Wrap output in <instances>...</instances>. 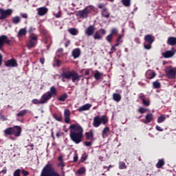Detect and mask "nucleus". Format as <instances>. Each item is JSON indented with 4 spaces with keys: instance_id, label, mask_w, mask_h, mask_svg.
<instances>
[{
    "instance_id": "nucleus-53",
    "label": "nucleus",
    "mask_w": 176,
    "mask_h": 176,
    "mask_svg": "<svg viewBox=\"0 0 176 176\" xmlns=\"http://www.w3.org/2000/svg\"><path fill=\"white\" fill-rule=\"evenodd\" d=\"M0 120H1L2 122H5V120H8V118H6L5 116L0 114Z\"/></svg>"
},
{
    "instance_id": "nucleus-22",
    "label": "nucleus",
    "mask_w": 176,
    "mask_h": 176,
    "mask_svg": "<svg viewBox=\"0 0 176 176\" xmlns=\"http://www.w3.org/2000/svg\"><path fill=\"white\" fill-rule=\"evenodd\" d=\"M152 120H153V114L148 113L146 116L144 123H145V124H148V123H151Z\"/></svg>"
},
{
    "instance_id": "nucleus-21",
    "label": "nucleus",
    "mask_w": 176,
    "mask_h": 176,
    "mask_svg": "<svg viewBox=\"0 0 176 176\" xmlns=\"http://www.w3.org/2000/svg\"><path fill=\"white\" fill-rule=\"evenodd\" d=\"M144 41L146 43H153L155 42V38L151 34H147L144 36Z\"/></svg>"
},
{
    "instance_id": "nucleus-63",
    "label": "nucleus",
    "mask_w": 176,
    "mask_h": 176,
    "mask_svg": "<svg viewBox=\"0 0 176 176\" xmlns=\"http://www.w3.org/2000/svg\"><path fill=\"white\" fill-rule=\"evenodd\" d=\"M21 16L23 19H27L28 17V15L27 14H22Z\"/></svg>"
},
{
    "instance_id": "nucleus-24",
    "label": "nucleus",
    "mask_w": 176,
    "mask_h": 176,
    "mask_svg": "<svg viewBox=\"0 0 176 176\" xmlns=\"http://www.w3.org/2000/svg\"><path fill=\"white\" fill-rule=\"evenodd\" d=\"M72 56L74 58H78L80 56V49L76 48L72 51Z\"/></svg>"
},
{
    "instance_id": "nucleus-54",
    "label": "nucleus",
    "mask_w": 176,
    "mask_h": 176,
    "mask_svg": "<svg viewBox=\"0 0 176 176\" xmlns=\"http://www.w3.org/2000/svg\"><path fill=\"white\" fill-rule=\"evenodd\" d=\"M85 146H91L93 145V142H85Z\"/></svg>"
},
{
    "instance_id": "nucleus-57",
    "label": "nucleus",
    "mask_w": 176,
    "mask_h": 176,
    "mask_svg": "<svg viewBox=\"0 0 176 176\" xmlns=\"http://www.w3.org/2000/svg\"><path fill=\"white\" fill-rule=\"evenodd\" d=\"M155 129H156V130H157V131H163V129H162V127H160L159 126H156Z\"/></svg>"
},
{
    "instance_id": "nucleus-55",
    "label": "nucleus",
    "mask_w": 176,
    "mask_h": 176,
    "mask_svg": "<svg viewBox=\"0 0 176 176\" xmlns=\"http://www.w3.org/2000/svg\"><path fill=\"white\" fill-rule=\"evenodd\" d=\"M99 31H100V32H101L102 35H105V34H107L105 29H101Z\"/></svg>"
},
{
    "instance_id": "nucleus-31",
    "label": "nucleus",
    "mask_w": 176,
    "mask_h": 176,
    "mask_svg": "<svg viewBox=\"0 0 176 176\" xmlns=\"http://www.w3.org/2000/svg\"><path fill=\"white\" fill-rule=\"evenodd\" d=\"M108 133H109V127L106 126L104 128V129L102 132V138H105V137H107V134H108Z\"/></svg>"
},
{
    "instance_id": "nucleus-35",
    "label": "nucleus",
    "mask_w": 176,
    "mask_h": 176,
    "mask_svg": "<svg viewBox=\"0 0 176 176\" xmlns=\"http://www.w3.org/2000/svg\"><path fill=\"white\" fill-rule=\"evenodd\" d=\"M20 21H21V19L20 18V16H16L12 19L13 24H19Z\"/></svg>"
},
{
    "instance_id": "nucleus-15",
    "label": "nucleus",
    "mask_w": 176,
    "mask_h": 176,
    "mask_svg": "<svg viewBox=\"0 0 176 176\" xmlns=\"http://www.w3.org/2000/svg\"><path fill=\"white\" fill-rule=\"evenodd\" d=\"M85 136H86V140H87L88 141H94V140H96L94 138V132H93V131H89L88 132L85 133Z\"/></svg>"
},
{
    "instance_id": "nucleus-49",
    "label": "nucleus",
    "mask_w": 176,
    "mask_h": 176,
    "mask_svg": "<svg viewBox=\"0 0 176 176\" xmlns=\"http://www.w3.org/2000/svg\"><path fill=\"white\" fill-rule=\"evenodd\" d=\"M58 167H61L62 170H64V167H65V163L64 162H60L57 164Z\"/></svg>"
},
{
    "instance_id": "nucleus-52",
    "label": "nucleus",
    "mask_w": 176,
    "mask_h": 176,
    "mask_svg": "<svg viewBox=\"0 0 176 176\" xmlns=\"http://www.w3.org/2000/svg\"><path fill=\"white\" fill-rule=\"evenodd\" d=\"M34 30H35V28L30 27L29 29V34L30 35H34V34L32 32H34Z\"/></svg>"
},
{
    "instance_id": "nucleus-11",
    "label": "nucleus",
    "mask_w": 176,
    "mask_h": 176,
    "mask_svg": "<svg viewBox=\"0 0 176 176\" xmlns=\"http://www.w3.org/2000/svg\"><path fill=\"white\" fill-rule=\"evenodd\" d=\"M6 43H7L8 45H10V40H9L8 36H0V50H2V49H3V46H5Z\"/></svg>"
},
{
    "instance_id": "nucleus-61",
    "label": "nucleus",
    "mask_w": 176,
    "mask_h": 176,
    "mask_svg": "<svg viewBox=\"0 0 176 176\" xmlns=\"http://www.w3.org/2000/svg\"><path fill=\"white\" fill-rule=\"evenodd\" d=\"M40 63L41 64H45V58H41Z\"/></svg>"
},
{
    "instance_id": "nucleus-26",
    "label": "nucleus",
    "mask_w": 176,
    "mask_h": 176,
    "mask_svg": "<svg viewBox=\"0 0 176 176\" xmlns=\"http://www.w3.org/2000/svg\"><path fill=\"white\" fill-rule=\"evenodd\" d=\"M140 98L142 100V104H144L145 107H149V105H151V101H149V100L145 99V96L144 95L140 96Z\"/></svg>"
},
{
    "instance_id": "nucleus-41",
    "label": "nucleus",
    "mask_w": 176,
    "mask_h": 176,
    "mask_svg": "<svg viewBox=\"0 0 176 176\" xmlns=\"http://www.w3.org/2000/svg\"><path fill=\"white\" fill-rule=\"evenodd\" d=\"M68 97V96L67 95V94H64L63 95H61L59 98H58V100L59 101H65V100H67V98Z\"/></svg>"
},
{
    "instance_id": "nucleus-37",
    "label": "nucleus",
    "mask_w": 176,
    "mask_h": 176,
    "mask_svg": "<svg viewBox=\"0 0 176 176\" xmlns=\"http://www.w3.org/2000/svg\"><path fill=\"white\" fill-rule=\"evenodd\" d=\"M144 47L146 50H150V49H152V43L144 42Z\"/></svg>"
},
{
    "instance_id": "nucleus-9",
    "label": "nucleus",
    "mask_w": 176,
    "mask_h": 176,
    "mask_svg": "<svg viewBox=\"0 0 176 176\" xmlns=\"http://www.w3.org/2000/svg\"><path fill=\"white\" fill-rule=\"evenodd\" d=\"M165 72L169 79H175L176 67L173 68L172 67H168L165 69Z\"/></svg>"
},
{
    "instance_id": "nucleus-12",
    "label": "nucleus",
    "mask_w": 176,
    "mask_h": 176,
    "mask_svg": "<svg viewBox=\"0 0 176 176\" xmlns=\"http://www.w3.org/2000/svg\"><path fill=\"white\" fill-rule=\"evenodd\" d=\"M175 49H174V47H172L170 50L163 52L162 56L163 57H164V58H171V57H173L175 54Z\"/></svg>"
},
{
    "instance_id": "nucleus-10",
    "label": "nucleus",
    "mask_w": 176,
    "mask_h": 176,
    "mask_svg": "<svg viewBox=\"0 0 176 176\" xmlns=\"http://www.w3.org/2000/svg\"><path fill=\"white\" fill-rule=\"evenodd\" d=\"M13 11L10 9L8 10H3L2 8L0 9V20H5L8 16H11Z\"/></svg>"
},
{
    "instance_id": "nucleus-13",
    "label": "nucleus",
    "mask_w": 176,
    "mask_h": 176,
    "mask_svg": "<svg viewBox=\"0 0 176 176\" xmlns=\"http://www.w3.org/2000/svg\"><path fill=\"white\" fill-rule=\"evenodd\" d=\"M49 12V9L46 7H41L37 8V14L38 16H45V14H47V12Z\"/></svg>"
},
{
    "instance_id": "nucleus-3",
    "label": "nucleus",
    "mask_w": 176,
    "mask_h": 176,
    "mask_svg": "<svg viewBox=\"0 0 176 176\" xmlns=\"http://www.w3.org/2000/svg\"><path fill=\"white\" fill-rule=\"evenodd\" d=\"M62 77L68 80L72 79V82L75 83V82H79L82 76H80L76 71H69L66 73H63Z\"/></svg>"
},
{
    "instance_id": "nucleus-8",
    "label": "nucleus",
    "mask_w": 176,
    "mask_h": 176,
    "mask_svg": "<svg viewBox=\"0 0 176 176\" xmlns=\"http://www.w3.org/2000/svg\"><path fill=\"white\" fill-rule=\"evenodd\" d=\"M38 42V36L36 34H30L29 36V42L27 44V46L29 49L34 47L36 43Z\"/></svg>"
},
{
    "instance_id": "nucleus-4",
    "label": "nucleus",
    "mask_w": 176,
    "mask_h": 176,
    "mask_svg": "<svg viewBox=\"0 0 176 176\" xmlns=\"http://www.w3.org/2000/svg\"><path fill=\"white\" fill-rule=\"evenodd\" d=\"M21 127L19 126H14L13 127H10L4 131L6 135H14V137H20L21 135Z\"/></svg>"
},
{
    "instance_id": "nucleus-48",
    "label": "nucleus",
    "mask_w": 176,
    "mask_h": 176,
    "mask_svg": "<svg viewBox=\"0 0 176 176\" xmlns=\"http://www.w3.org/2000/svg\"><path fill=\"white\" fill-rule=\"evenodd\" d=\"M20 173H21V170L16 169L13 174V176H20Z\"/></svg>"
},
{
    "instance_id": "nucleus-60",
    "label": "nucleus",
    "mask_w": 176,
    "mask_h": 176,
    "mask_svg": "<svg viewBox=\"0 0 176 176\" xmlns=\"http://www.w3.org/2000/svg\"><path fill=\"white\" fill-rule=\"evenodd\" d=\"M58 162H64V160H63V156H61V155L58 157Z\"/></svg>"
},
{
    "instance_id": "nucleus-42",
    "label": "nucleus",
    "mask_w": 176,
    "mask_h": 176,
    "mask_svg": "<svg viewBox=\"0 0 176 176\" xmlns=\"http://www.w3.org/2000/svg\"><path fill=\"white\" fill-rule=\"evenodd\" d=\"M153 86L155 89H160V82L157 80L155 82H153Z\"/></svg>"
},
{
    "instance_id": "nucleus-38",
    "label": "nucleus",
    "mask_w": 176,
    "mask_h": 176,
    "mask_svg": "<svg viewBox=\"0 0 176 176\" xmlns=\"http://www.w3.org/2000/svg\"><path fill=\"white\" fill-rule=\"evenodd\" d=\"M54 118L55 120H57V122H62L63 121V117L61 116H58V114H54Z\"/></svg>"
},
{
    "instance_id": "nucleus-23",
    "label": "nucleus",
    "mask_w": 176,
    "mask_h": 176,
    "mask_svg": "<svg viewBox=\"0 0 176 176\" xmlns=\"http://www.w3.org/2000/svg\"><path fill=\"white\" fill-rule=\"evenodd\" d=\"M27 113H31V111H30V110L28 109H23L20 111L18 113H16V117H21L23 118V116H24L25 115H26Z\"/></svg>"
},
{
    "instance_id": "nucleus-5",
    "label": "nucleus",
    "mask_w": 176,
    "mask_h": 176,
    "mask_svg": "<svg viewBox=\"0 0 176 176\" xmlns=\"http://www.w3.org/2000/svg\"><path fill=\"white\" fill-rule=\"evenodd\" d=\"M109 120H108V117H107V116H98L94 117V122H93V126L94 127H100V126H101V124L105 125L107 124V123H108Z\"/></svg>"
},
{
    "instance_id": "nucleus-62",
    "label": "nucleus",
    "mask_w": 176,
    "mask_h": 176,
    "mask_svg": "<svg viewBox=\"0 0 176 176\" xmlns=\"http://www.w3.org/2000/svg\"><path fill=\"white\" fill-rule=\"evenodd\" d=\"M6 172H7V170H6V168L5 167V168H3V170H1V173H2L3 174H6Z\"/></svg>"
},
{
    "instance_id": "nucleus-6",
    "label": "nucleus",
    "mask_w": 176,
    "mask_h": 176,
    "mask_svg": "<svg viewBox=\"0 0 176 176\" xmlns=\"http://www.w3.org/2000/svg\"><path fill=\"white\" fill-rule=\"evenodd\" d=\"M92 10H94V6H88L85 7L84 10L78 11L77 14L79 17H81V19H87L89 13H91Z\"/></svg>"
},
{
    "instance_id": "nucleus-16",
    "label": "nucleus",
    "mask_w": 176,
    "mask_h": 176,
    "mask_svg": "<svg viewBox=\"0 0 176 176\" xmlns=\"http://www.w3.org/2000/svg\"><path fill=\"white\" fill-rule=\"evenodd\" d=\"M6 67H17V61H16L14 59L8 60L6 63Z\"/></svg>"
},
{
    "instance_id": "nucleus-19",
    "label": "nucleus",
    "mask_w": 176,
    "mask_h": 176,
    "mask_svg": "<svg viewBox=\"0 0 176 176\" xmlns=\"http://www.w3.org/2000/svg\"><path fill=\"white\" fill-rule=\"evenodd\" d=\"M32 104H46L47 102L45 98H43V96H41L40 100L33 99L32 100Z\"/></svg>"
},
{
    "instance_id": "nucleus-51",
    "label": "nucleus",
    "mask_w": 176,
    "mask_h": 176,
    "mask_svg": "<svg viewBox=\"0 0 176 176\" xmlns=\"http://www.w3.org/2000/svg\"><path fill=\"white\" fill-rule=\"evenodd\" d=\"M21 173L23 174V176H27V175H30V173L24 169H23L21 170Z\"/></svg>"
},
{
    "instance_id": "nucleus-7",
    "label": "nucleus",
    "mask_w": 176,
    "mask_h": 176,
    "mask_svg": "<svg viewBox=\"0 0 176 176\" xmlns=\"http://www.w3.org/2000/svg\"><path fill=\"white\" fill-rule=\"evenodd\" d=\"M56 96H57V89H56V87L52 86L47 93L43 95V98L47 102L52 97H56Z\"/></svg>"
},
{
    "instance_id": "nucleus-1",
    "label": "nucleus",
    "mask_w": 176,
    "mask_h": 176,
    "mask_svg": "<svg viewBox=\"0 0 176 176\" xmlns=\"http://www.w3.org/2000/svg\"><path fill=\"white\" fill-rule=\"evenodd\" d=\"M70 130L69 136L76 144H80L83 138V128L79 124H71L69 127Z\"/></svg>"
},
{
    "instance_id": "nucleus-50",
    "label": "nucleus",
    "mask_w": 176,
    "mask_h": 176,
    "mask_svg": "<svg viewBox=\"0 0 176 176\" xmlns=\"http://www.w3.org/2000/svg\"><path fill=\"white\" fill-rule=\"evenodd\" d=\"M63 48H59L57 51V54L58 56V57H60L63 54Z\"/></svg>"
},
{
    "instance_id": "nucleus-14",
    "label": "nucleus",
    "mask_w": 176,
    "mask_h": 176,
    "mask_svg": "<svg viewBox=\"0 0 176 176\" xmlns=\"http://www.w3.org/2000/svg\"><path fill=\"white\" fill-rule=\"evenodd\" d=\"M65 122L67 124L71 122V111L69 109H65L64 111Z\"/></svg>"
},
{
    "instance_id": "nucleus-59",
    "label": "nucleus",
    "mask_w": 176,
    "mask_h": 176,
    "mask_svg": "<svg viewBox=\"0 0 176 176\" xmlns=\"http://www.w3.org/2000/svg\"><path fill=\"white\" fill-rule=\"evenodd\" d=\"M57 19H59V17H61V12H58L57 14L55 16Z\"/></svg>"
},
{
    "instance_id": "nucleus-64",
    "label": "nucleus",
    "mask_w": 176,
    "mask_h": 176,
    "mask_svg": "<svg viewBox=\"0 0 176 176\" xmlns=\"http://www.w3.org/2000/svg\"><path fill=\"white\" fill-rule=\"evenodd\" d=\"M74 162H78V155L74 156Z\"/></svg>"
},
{
    "instance_id": "nucleus-36",
    "label": "nucleus",
    "mask_w": 176,
    "mask_h": 176,
    "mask_svg": "<svg viewBox=\"0 0 176 176\" xmlns=\"http://www.w3.org/2000/svg\"><path fill=\"white\" fill-rule=\"evenodd\" d=\"M119 168L120 170H124L127 168V166H126V163L123 162H119Z\"/></svg>"
},
{
    "instance_id": "nucleus-46",
    "label": "nucleus",
    "mask_w": 176,
    "mask_h": 176,
    "mask_svg": "<svg viewBox=\"0 0 176 176\" xmlns=\"http://www.w3.org/2000/svg\"><path fill=\"white\" fill-rule=\"evenodd\" d=\"M122 3L124 6H130L131 0H122Z\"/></svg>"
},
{
    "instance_id": "nucleus-33",
    "label": "nucleus",
    "mask_w": 176,
    "mask_h": 176,
    "mask_svg": "<svg viewBox=\"0 0 176 176\" xmlns=\"http://www.w3.org/2000/svg\"><path fill=\"white\" fill-rule=\"evenodd\" d=\"M122 38H123V35L120 34L117 38V43L115 44V46H118L123 43V40H122Z\"/></svg>"
},
{
    "instance_id": "nucleus-18",
    "label": "nucleus",
    "mask_w": 176,
    "mask_h": 176,
    "mask_svg": "<svg viewBox=\"0 0 176 176\" xmlns=\"http://www.w3.org/2000/svg\"><path fill=\"white\" fill-rule=\"evenodd\" d=\"M91 108V104L87 103L82 106H81L78 109V112H83V111H89Z\"/></svg>"
},
{
    "instance_id": "nucleus-17",
    "label": "nucleus",
    "mask_w": 176,
    "mask_h": 176,
    "mask_svg": "<svg viewBox=\"0 0 176 176\" xmlns=\"http://www.w3.org/2000/svg\"><path fill=\"white\" fill-rule=\"evenodd\" d=\"M94 31H95V28L94 26L93 25H89L87 30H85V34L86 35H87L88 36H91V35H93V34H94Z\"/></svg>"
},
{
    "instance_id": "nucleus-47",
    "label": "nucleus",
    "mask_w": 176,
    "mask_h": 176,
    "mask_svg": "<svg viewBox=\"0 0 176 176\" xmlns=\"http://www.w3.org/2000/svg\"><path fill=\"white\" fill-rule=\"evenodd\" d=\"M140 113H146V112H148V109L140 107L139 109Z\"/></svg>"
},
{
    "instance_id": "nucleus-2",
    "label": "nucleus",
    "mask_w": 176,
    "mask_h": 176,
    "mask_svg": "<svg viewBox=\"0 0 176 176\" xmlns=\"http://www.w3.org/2000/svg\"><path fill=\"white\" fill-rule=\"evenodd\" d=\"M40 176H60L58 173L54 170L53 165L47 164L43 168Z\"/></svg>"
},
{
    "instance_id": "nucleus-40",
    "label": "nucleus",
    "mask_w": 176,
    "mask_h": 176,
    "mask_svg": "<svg viewBox=\"0 0 176 176\" xmlns=\"http://www.w3.org/2000/svg\"><path fill=\"white\" fill-rule=\"evenodd\" d=\"M166 120V117L164 116H160L157 118V123H163Z\"/></svg>"
},
{
    "instance_id": "nucleus-32",
    "label": "nucleus",
    "mask_w": 176,
    "mask_h": 176,
    "mask_svg": "<svg viewBox=\"0 0 176 176\" xmlns=\"http://www.w3.org/2000/svg\"><path fill=\"white\" fill-rule=\"evenodd\" d=\"M68 32H69V34H71V35L74 36L76 35L79 32V31H78V30L76 28H69L68 29Z\"/></svg>"
},
{
    "instance_id": "nucleus-58",
    "label": "nucleus",
    "mask_w": 176,
    "mask_h": 176,
    "mask_svg": "<svg viewBox=\"0 0 176 176\" xmlns=\"http://www.w3.org/2000/svg\"><path fill=\"white\" fill-rule=\"evenodd\" d=\"M56 65L57 67H60L61 65V60H56Z\"/></svg>"
},
{
    "instance_id": "nucleus-27",
    "label": "nucleus",
    "mask_w": 176,
    "mask_h": 176,
    "mask_svg": "<svg viewBox=\"0 0 176 176\" xmlns=\"http://www.w3.org/2000/svg\"><path fill=\"white\" fill-rule=\"evenodd\" d=\"M27 35V28H22L21 30H19V32H18V36H24Z\"/></svg>"
},
{
    "instance_id": "nucleus-28",
    "label": "nucleus",
    "mask_w": 176,
    "mask_h": 176,
    "mask_svg": "<svg viewBox=\"0 0 176 176\" xmlns=\"http://www.w3.org/2000/svg\"><path fill=\"white\" fill-rule=\"evenodd\" d=\"M111 14H109V12H108V9L107 8H104L102 11V16L103 17H105L106 19H108V17H109Z\"/></svg>"
},
{
    "instance_id": "nucleus-43",
    "label": "nucleus",
    "mask_w": 176,
    "mask_h": 176,
    "mask_svg": "<svg viewBox=\"0 0 176 176\" xmlns=\"http://www.w3.org/2000/svg\"><path fill=\"white\" fill-rule=\"evenodd\" d=\"M119 32V30H118V29L116 28H113L111 30V33L110 35H112L113 36V35H118V33Z\"/></svg>"
},
{
    "instance_id": "nucleus-39",
    "label": "nucleus",
    "mask_w": 176,
    "mask_h": 176,
    "mask_svg": "<svg viewBox=\"0 0 176 176\" xmlns=\"http://www.w3.org/2000/svg\"><path fill=\"white\" fill-rule=\"evenodd\" d=\"M85 173H86V169L83 167L80 168L77 171V174H78V175H82V174H85Z\"/></svg>"
},
{
    "instance_id": "nucleus-20",
    "label": "nucleus",
    "mask_w": 176,
    "mask_h": 176,
    "mask_svg": "<svg viewBox=\"0 0 176 176\" xmlns=\"http://www.w3.org/2000/svg\"><path fill=\"white\" fill-rule=\"evenodd\" d=\"M155 76H156V73L152 70H148L146 72V78H147V79H153Z\"/></svg>"
},
{
    "instance_id": "nucleus-45",
    "label": "nucleus",
    "mask_w": 176,
    "mask_h": 176,
    "mask_svg": "<svg viewBox=\"0 0 176 176\" xmlns=\"http://www.w3.org/2000/svg\"><path fill=\"white\" fill-rule=\"evenodd\" d=\"M94 39L100 40L102 38V36H101V35L98 34V32H96L94 36Z\"/></svg>"
},
{
    "instance_id": "nucleus-44",
    "label": "nucleus",
    "mask_w": 176,
    "mask_h": 176,
    "mask_svg": "<svg viewBox=\"0 0 176 176\" xmlns=\"http://www.w3.org/2000/svg\"><path fill=\"white\" fill-rule=\"evenodd\" d=\"M113 38V36L112 34H109L107 37H106V41H107V42H109V43H112V39Z\"/></svg>"
},
{
    "instance_id": "nucleus-34",
    "label": "nucleus",
    "mask_w": 176,
    "mask_h": 176,
    "mask_svg": "<svg viewBox=\"0 0 176 176\" xmlns=\"http://www.w3.org/2000/svg\"><path fill=\"white\" fill-rule=\"evenodd\" d=\"M101 76H102V73H100L98 71H96L94 74V78L96 80H98L101 78Z\"/></svg>"
},
{
    "instance_id": "nucleus-30",
    "label": "nucleus",
    "mask_w": 176,
    "mask_h": 176,
    "mask_svg": "<svg viewBox=\"0 0 176 176\" xmlns=\"http://www.w3.org/2000/svg\"><path fill=\"white\" fill-rule=\"evenodd\" d=\"M165 164L164 160H159L158 162L156 164L157 168H162V166Z\"/></svg>"
},
{
    "instance_id": "nucleus-25",
    "label": "nucleus",
    "mask_w": 176,
    "mask_h": 176,
    "mask_svg": "<svg viewBox=\"0 0 176 176\" xmlns=\"http://www.w3.org/2000/svg\"><path fill=\"white\" fill-rule=\"evenodd\" d=\"M168 45H170V46H174L176 45V37L170 36L168 38L167 41Z\"/></svg>"
},
{
    "instance_id": "nucleus-56",
    "label": "nucleus",
    "mask_w": 176,
    "mask_h": 176,
    "mask_svg": "<svg viewBox=\"0 0 176 176\" xmlns=\"http://www.w3.org/2000/svg\"><path fill=\"white\" fill-rule=\"evenodd\" d=\"M116 47H118V46H115V45L111 47V53H113V52L116 50Z\"/></svg>"
},
{
    "instance_id": "nucleus-29",
    "label": "nucleus",
    "mask_w": 176,
    "mask_h": 176,
    "mask_svg": "<svg viewBox=\"0 0 176 176\" xmlns=\"http://www.w3.org/2000/svg\"><path fill=\"white\" fill-rule=\"evenodd\" d=\"M113 98L114 101H116V102H119V101L122 100V96L119 94H113Z\"/></svg>"
}]
</instances>
